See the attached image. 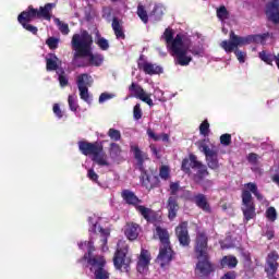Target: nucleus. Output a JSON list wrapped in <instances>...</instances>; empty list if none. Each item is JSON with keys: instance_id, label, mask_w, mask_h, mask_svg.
<instances>
[{"instance_id": "e2e57ef3", "label": "nucleus", "mask_w": 279, "mask_h": 279, "mask_svg": "<svg viewBox=\"0 0 279 279\" xmlns=\"http://www.w3.org/2000/svg\"><path fill=\"white\" fill-rule=\"evenodd\" d=\"M266 236H267L268 241H271V239H274V236H275L274 230H268L266 232Z\"/></svg>"}, {"instance_id": "9d476101", "label": "nucleus", "mask_w": 279, "mask_h": 279, "mask_svg": "<svg viewBox=\"0 0 279 279\" xmlns=\"http://www.w3.org/2000/svg\"><path fill=\"white\" fill-rule=\"evenodd\" d=\"M178 191H180V183L174 182V183H170V196L168 198V219L170 221H173V219H175L178 217V211L180 210V205L178 204V197L175 195H178Z\"/></svg>"}, {"instance_id": "f3484780", "label": "nucleus", "mask_w": 279, "mask_h": 279, "mask_svg": "<svg viewBox=\"0 0 279 279\" xmlns=\"http://www.w3.org/2000/svg\"><path fill=\"white\" fill-rule=\"evenodd\" d=\"M278 259H279V254L277 251H272L267 255V258H266L267 267L265 268V271L268 278L270 276H276V274L278 272V266H279Z\"/></svg>"}, {"instance_id": "4468645a", "label": "nucleus", "mask_w": 279, "mask_h": 279, "mask_svg": "<svg viewBox=\"0 0 279 279\" xmlns=\"http://www.w3.org/2000/svg\"><path fill=\"white\" fill-rule=\"evenodd\" d=\"M175 236L181 245V247H190L191 235L189 234V222L183 221L175 227Z\"/></svg>"}, {"instance_id": "f8f14e48", "label": "nucleus", "mask_w": 279, "mask_h": 279, "mask_svg": "<svg viewBox=\"0 0 279 279\" xmlns=\"http://www.w3.org/2000/svg\"><path fill=\"white\" fill-rule=\"evenodd\" d=\"M129 92L131 97H135V99H141L144 104H147L150 108L154 107V100L151 99V95L147 94L145 89L138 83H132L129 86Z\"/></svg>"}, {"instance_id": "4be33fe9", "label": "nucleus", "mask_w": 279, "mask_h": 279, "mask_svg": "<svg viewBox=\"0 0 279 279\" xmlns=\"http://www.w3.org/2000/svg\"><path fill=\"white\" fill-rule=\"evenodd\" d=\"M137 68L143 71L146 75H160L162 73V66L149 63L147 61H138Z\"/></svg>"}, {"instance_id": "49530a36", "label": "nucleus", "mask_w": 279, "mask_h": 279, "mask_svg": "<svg viewBox=\"0 0 279 279\" xmlns=\"http://www.w3.org/2000/svg\"><path fill=\"white\" fill-rule=\"evenodd\" d=\"M96 45L101 49V51H108L110 49V44L108 43V39L104 37H99L96 41Z\"/></svg>"}, {"instance_id": "37998d69", "label": "nucleus", "mask_w": 279, "mask_h": 279, "mask_svg": "<svg viewBox=\"0 0 279 279\" xmlns=\"http://www.w3.org/2000/svg\"><path fill=\"white\" fill-rule=\"evenodd\" d=\"M199 134H202V136H208V134H210V123H208V120H204L201 123Z\"/></svg>"}, {"instance_id": "f03ea898", "label": "nucleus", "mask_w": 279, "mask_h": 279, "mask_svg": "<svg viewBox=\"0 0 279 279\" xmlns=\"http://www.w3.org/2000/svg\"><path fill=\"white\" fill-rule=\"evenodd\" d=\"M161 38L166 41L169 53L174 57L175 64L189 66L193 62V57L189 56V45L184 44L182 34H177L173 38V29L166 28Z\"/></svg>"}, {"instance_id": "603ef678", "label": "nucleus", "mask_w": 279, "mask_h": 279, "mask_svg": "<svg viewBox=\"0 0 279 279\" xmlns=\"http://www.w3.org/2000/svg\"><path fill=\"white\" fill-rule=\"evenodd\" d=\"M87 178L92 182L99 184V174H97V172H95V169L90 168L87 170Z\"/></svg>"}, {"instance_id": "c85d7f7f", "label": "nucleus", "mask_w": 279, "mask_h": 279, "mask_svg": "<svg viewBox=\"0 0 279 279\" xmlns=\"http://www.w3.org/2000/svg\"><path fill=\"white\" fill-rule=\"evenodd\" d=\"M236 265H239V259H236V257L233 255H226L220 260V266L222 269L226 267H229V269H234Z\"/></svg>"}, {"instance_id": "f704fd0d", "label": "nucleus", "mask_w": 279, "mask_h": 279, "mask_svg": "<svg viewBox=\"0 0 279 279\" xmlns=\"http://www.w3.org/2000/svg\"><path fill=\"white\" fill-rule=\"evenodd\" d=\"M244 186H245V189H247V191H250V193H253V195L256 196V199H258V202H263L264 196L258 191V185H256V183L248 182Z\"/></svg>"}, {"instance_id": "412c9836", "label": "nucleus", "mask_w": 279, "mask_h": 279, "mask_svg": "<svg viewBox=\"0 0 279 279\" xmlns=\"http://www.w3.org/2000/svg\"><path fill=\"white\" fill-rule=\"evenodd\" d=\"M173 248H171V244L161 245L159 248L158 260L160 262L161 267H166L169 265L171 260H173Z\"/></svg>"}, {"instance_id": "72a5a7b5", "label": "nucleus", "mask_w": 279, "mask_h": 279, "mask_svg": "<svg viewBox=\"0 0 279 279\" xmlns=\"http://www.w3.org/2000/svg\"><path fill=\"white\" fill-rule=\"evenodd\" d=\"M146 134L155 142L162 141L163 143H169V134L167 133H161L158 135L156 132H154V130L147 129Z\"/></svg>"}, {"instance_id": "a18cd8bd", "label": "nucleus", "mask_w": 279, "mask_h": 279, "mask_svg": "<svg viewBox=\"0 0 279 279\" xmlns=\"http://www.w3.org/2000/svg\"><path fill=\"white\" fill-rule=\"evenodd\" d=\"M107 135L111 141H114V142L121 141V131L117 129H109Z\"/></svg>"}, {"instance_id": "423d86ee", "label": "nucleus", "mask_w": 279, "mask_h": 279, "mask_svg": "<svg viewBox=\"0 0 279 279\" xmlns=\"http://www.w3.org/2000/svg\"><path fill=\"white\" fill-rule=\"evenodd\" d=\"M78 149L83 156H93L92 160L98 167H110V161H108V155L104 151V145L97 142L90 143L86 141L78 142Z\"/></svg>"}, {"instance_id": "de8ad7c7", "label": "nucleus", "mask_w": 279, "mask_h": 279, "mask_svg": "<svg viewBox=\"0 0 279 279\" xmlns=\"http://www.w3.org/2000/svg\"><path fill=\"white\" fill-rule=\"evenodd\" d=\"M266 218L269 221H276V219H278V211H276V207H268L267 208Z\"/></svg>"}, {"instance_id": "a211bd4d", "label": "nucleus", "mask_w": 279, "mask_h": 279, "mask_svg": "<svg viewBox=\"0 0 279 279\" xmlns=\"http://www.w3.org/2000/svg\"><path fill=\"white\" fill-rule=\"evenodd\" d=\"M135 210H137L148 223H158V221L162 220V217L149 207L138 205Z\"/></svg>"}, {"instance_id": "bb28decb", "label": "nucleus", "mask_w": 279, "mask_h": 279, "mask_svg": "<svg viewBox=\"0 0 279 279\" xmlns=\"http://www.w3.org/2000/svg\"><path fill=\"white\" fill-rule=\"evenodd\" d=\"M60 64H62V61L56 56V53H49L48 58H46V71H60Z\"/></svg>"}, {"instance_id": "a878e982", "label": "nucleus", "mask_w": 279, "mask_h": 279, "mask_svg": "<svg viewBox=\"0 0 279 279\" xmlns=\"http://www.w3.org/2000/svg\"><path fill=\"white\" fill-rule=\"evenodd\" d=\"M150 260H151V257L149 256V251L142 250L140 259L137 262L138 274H145L147 267H149Z\"/></svg>"}, {"instance_id": "6e6552de", "label": "nucleus", "mask_w": 279, "mask_h": 279, "mask_svg": "<svg viewBox=\"0 0 279 279\" xmlns=\"http://www.w3.org/2000/svg\"><path fill=\"white\" fill-rule=\"evenodd\" d=\"M88 265L90 271H94V279H110V272L106 270V258L104 256L89 257Z\"/></svg>"}, {"instance_id": "ea45409f", "label": "nucleus", "mask_w": 279, "mask_h": 279, "mask_svg": "<svg viewBox=\"0 0 279 279\" xmlns=\"http://www.w3.org/2000/svg\"><path fill=\"white\" fill-rule=\"evenodd\" d=\"M259 58L269 66H274V61L276 62V56H272L271 53H267L265 51L259 52Z\"/></svg>"}, {"instance_id": "393cba45", "label": "nucleus", "mask_w": 279, "mask_h": 279, "mask_svg": "<svg viewBox=\"0 0 279 279\" xmlns=\"http://www.w3.org/2000/svg\"><path fill=\"white\" fill-rule=\"evenodd\" d=\"M141 232V225L136 222H128L124 229V234L129 241H136Z\"/></svg>"}, {"instance_id": "a19ab883", "label": "nucleus", "mask_w": 279, "mask_h": 279, "mask_svg": "<svg viewBox=\"0 0 279 279\" xmlns=\"http://www.w3.org/2000/svg\"><path fill=\"white\" fill-rule=\"evenodd\" d=\"M216 14L220 21H226V19L230 16V12H228V9L226 8V5H221L220 8H218L216 11Z\"/></svg>"}, {"instance_id": "9b49d317", "label": "nucleus", "mask_w": 279, "mask_h": 279, "mask_svg": "<svg viewBox=\"0 0 279 279\" xmlns=\"http://www.w3.org/2000/svg\"><path fill=\"white\" fill-rule=\"evenodd\" d=\"M196 264V271H198L201 278H208L210 274L215 272V264L210 262V255H199Z\"/></svg>"}, {"instance_id": "0eeeda50", "label": "nucleus", "mask_w": 279, "mask_h": 279, "mask_svg": "<svg viewBox=\"0 0 279 279\" xmlns=\"http://www.w3.org/2000/svg\"><path fill=\"white\" fill-rule=\"evenodd\" d=\"M242 213L245 221H251L256 217V204H254V197H252V193L250 190L242 191Z\"/></svg>"}, {"instance_id": "3c124183", "label": "nucleus", "mask_w": 279, "mask_h": 279, "mask_svg": "<svg viewBox=\"0 0 279 279\" xmlns=\"http://www.w3.org/2000/svg\"><path fill=\"white\" fill-rule=\"evenodd\" d=\"M133 118L135 121H141L143 119V109H141V104H136L133 108Z\"/></svg>"}, {"instance_id": "b1692460", "label": "nucleus", "mask_w": 279, "mask_h": 279, "mask_svg": "<svg viewBox=\"0 0 279 279\" xmlns=\"http://www.w3.org/2000/svg\"><path fill=\"white\" fill-rule=\"evenodd\" d=\"M121 197L123 202H125V204H128L129 206H133L134 208H136L138 204H143V201L138 198V196H136V194L132 192V190H122Z\"/></svg>"}, {"instance_id": "20e7f679", "label": "nucleus", "mask_w": 279, "mask_h": 279, "mask_svg": "<svg viewBox=\"0 0 279 279\" xmlns=\"http://www.w3.org/2000/svg\"><path fill=\"white\" fill-rule=\"evenodd\" d=\"M267 38V35H248L246 37H241L236 34H234V31H231L229 34V40H222L220 44V47L227 52L232 53L234 51V54L236 56V59L241 64L245 63V58L247 57V53L241 51L238 49V47H243L244 45H250L251 43H263Z\"/></svg>"}, {"instance_id": "58836bf2", "label": "nucleus", "mask_w": 279, "mask_h": 279, "mask_svg": "<svg viewBox=\"0 0 279 279\" xmlns=\"http://www.w3.org/2000/svg\"><path fill=\"white\" fill-rule=\"evenodd\" d=\"M57 75H59V84L62 88H64V86H69V78L66 77V72H64V69L60 68L57 71Z\"/></svg>"}, {"instance_id": "2eb2a0df", "label": "nucleus", "mask_w": 279, "mask_h": 279, "mask_svg": "<svg viewBox=\"0 0 279 279\" xmlns=\"http://www.w3.org/2000/svg\"><path fill=\"white\" fill-rule=\"evenodd\" d=\"M265 15L267 21L274 25H279V0H271L266 3Z\"/></svg>"}, {"instance_id": "39448f33", "label": "nucleus", "mask_w": 279, "mask_h": 279, "mask_svg": "<svg viewBox=\"0 0 279 279\" xmlns=\"http://www.w3.org/2000/svg\"><path fill=\"white\" fill-rule=\"evenodd\" d=\"M135 160H137V169L141 171V180L142 186L147 189V191H151V189H158L160 186V178L156 175L154 170H145V158H147V154L143 153L138 146L131 147Z\"/></svg>"}, {"instance_id": "774afa93", "label": "nucleus", "mask_w": 279, "mask_h": 279, "mask_svg": "<svg viewBox=\"0 0 279 279\" xmlns=\"http://www.w3.org/2000/svg\"><path fill=\"white\" fill-rule=\"evenodd\" d=\"M84 245H86V242H81V243L78 244L80 250H82V247H84Z\"/></svg>"}, {"instance_id": "69168bd1", "label": "nucleus", "mask_w": 279, "mask_h": 279, "mask_svg": "<svg viewBox=\"0 0 279 279\" xmlns=\"http://www.w3.org/2000/svg\"><path fill=\"white\" fill-rule=\"evenodd\" d=\"M76 66H77L78 69H84V68L88 66V63H86V62H81V63H77Z\"/></svg>"}, {"instance_id": "f257e3e1", "label": "nucleus", "mask_w": 279, "mask_h": 279, "mask_svg": "<svg viewBox=\"0 0 279 279\" xmlns=\"http://www.w3.org/2000/svg\"><path fill=\"white\" fill-rule=\"evenodd\" d=\"M72 49L74 52L73 61L77 58H89V64L92 66H101L104 64V54L93 53V35L88 32L74 34L71 40Z\"/></svg>"}, {"instance_id": "13d9d810", "label": "nucleus", "mask_w": 279, "mask_h": 279, "mask_svg": "<svg viewBox=\"0 0 279 279\" xmlns=\"http://www.w3.org/2000/svg\"><path fill=\"white\" fill-rule=\"evenodd\" d=\"M247 160L251 162V165H256V162H258V155L256 153H250Z\"/></svg>"}, {"instance_id": "473e14b6", "label": "nucleus", "mask_w": 279, "mask_h": 279, "mask_svg": "<svg viewBox=\"0 0 279 279\" xmlns=\"http://www.w3.org/2000/svg\"><path fill=\"white\" fill-rule=\"evenodd\" d=\"M93 76H90V74L87 73H83L78 75L76 78L77 86H86L87 88L89 86H93Z\"/></svg>"}, {"instance_id": "7c9ffc66", "label": "nucleus", "mask_w": 279, "mask_h": 279, "mask_svg": "<svg viewBox=\"0 0 279 279\" xmlns=\"http://www.w3.org/2000/svg\"><path fill=\"white\" fill-rule=\"evenodd\" d=\"M196 173L194 174L195 182H202L204 181L207 175H210V172H208V167L206 165L201 163V167L196 168Z\"/></svg>"}, {"instance_id": "dca6fc26", "label": "nucleus", "mask_w": 279, "mask_h": 279, "mask_svg": "<svg viewBox=\"0 0 279 279\" xmlns=\"http://www.w3.org/2000/svg\"><path fill=\"white\" fill-rule=\"evenodd\" d=\"M89 232L92 234H95V236H99L100 239V247L102 252H106L108 250V236H110V230L104 229L101 226L94 223L92 228L89 229Z\"/></svg>"}, {"instance_id": "052dcab7", "label": "nucleus", "mask_w": 279, "mask_h": 279, "mask_svg": "<svg viewBox=\"0 0 279 279\" xmlns=\"http://www.w3.org/2000/svg\"><path fill=\"white\" fill-rule=\"evenodd\" d=\"M151 14H154V16H162V7L155 5Z\"/></svg>"}, {"instance_id": "ddd939ff", "label": "nucleus", "mask_w": 279, "mask_h": 279, "mask_svg": "<svg viewBox=\"0 0 279 279\" xmlns=\"http://www.w3.org/2000/svg\"><path fill=\"white\" fill-rule=\"evenodd\" d=\"M194 252L197 256H206L208 254V235L206 232L201 231L196 234L194 241Z\"/></svg>"}, {"instance_id": "1a4fd4ad", "label": "nucleus", "mask_w": 279, "mask_h": 279, "mask_svg": "<svg viewBox=\"0 0 279 279\" xmlns=\"http://www.w3.org/2000/svg\"><path fill=\"white\" fill-rule=\"evenodd\" d=\"M198 149L203 151L206 158L207 167L213 171H218L219 165V154L217 150L210 149L208 144H206V140L198 142Z\"/></svg>"}, {"instance_id": "4c0bfd02", "label": "nucleus", "mask_w": 279, "mask_h": 279, "mask_svg": "<svg viewBox=\"0 0 279 279\" xmlns=\"http://www.w3.org/2000/svg\"><path fill=\"white\" fill-rule=\"evenodd\" d=\"M121 146L117 143H111L109 148L110 158H119L121 156Z\"/></svg>"}, {"instance_id": "4d7b16f0", "label": "nucleus", "mask_w": 279, "mask_h": 279, "mask_svg": "<svg viewBox=\"0 0 279 279\" xmlns=\"http://www.w3.org/2000/svg\"><path fill=\"white\" fill-rule=\"evenodd\" d=\"M52 110H53L56 117H58V119H62V117H64V114L62 113V109H60V105L54 104L52 107Z\"/></svg>"}, {"instance_id": "2f4dec72", "label": "nucleus", "mask_w": 279, "mask_h": 279, "mask_svg": "<svg viewBox=\"0 0 279 279\" xmlns=\"http://www.w3.org/2000/svg\"><path fill=\"white\" fill-rule=\"evenodd\" d=\"M94 239H97V238H92L88 242H87V253L84 254L83 258L80 259V263H82V260H87V264H88V259L89 258H95L97 256H100V255H93V252H95V241Z\"/></svg>"}, {"instance_id": "680f3d73", "label": "nucleus", "mask_w": 279, "mask_h": 279, "mask_svg": "<svg viewBox=\"0 0 279 279\" xmlns=\"http://www.w3.org/2000/svg\"><path fill=\"white\" fill-rule=\"evenodd\" d=\"M242 258L244 263H247L248 265L250 263H252V255L250 254V252H242Z\"/></svg>"}, {"instance_id": "79ce46f5", "label": "nucleus", "mask_w": 279, "mask_h": 279, "mask_svg": "<svg viewBox=\"0 0 279 279\" xmlns=\"http://www.w3.org/2000/svg\"><path fill=\"white\" fill-rule=\"evenodd\" d=\"M159 178H161V180H169V178H171V169L169 168V166L160 167Z\"/></svg>"}, {"instance_id": "09e8293b", "label": "nucleus", "mask_w": 279, "mask_h": 279, "mask_svg": "<svg viewBox=\"0 0 279 279\" xmlns=\"http://www.w3.org/2000/svg\"><path fill=\"white\" fill-rule=\"evenodd\" d=\"M56 22L59 27V32H61L63 36H68L69 32H71V29H69V24L62 23L60 19H56Z\"/></svg>"}, {"instance_id": "7ed1b4c3", "label": "nucleus", "mask_w": 279, "mask_h": 279, "mask_svg": "<svg viewBox=\"0 0 279 279\" xmlns=\"http://www.w3.org/2000/svg\"><path fill=\"white\" fill-rule=\"evenodd\" d=\"M56 8V3H46L39 9H35L34 5H28L27 10L22 11L17 16V22L26 32H31L36 36L38 34V27L29 24L34 19H44L45 21H51V12Z\"/></svg>"}, {"instance_id": "864d4df0", "label": "nucleus", "mask_w": 279, "mask_h": 279, "mask_svg": "<svg viewBox=\"0 0 279 279\" xmlns=\"http://www.w3.org/2000/svg\"><path fill=\"white\" fill-rule=\"evenodd\" d=\"M60 43V40L56 37H49L46 40V45L49 47V49H58V44Z\"/></svg>"}, {"instance_id": "e433bc0d", "label": "nucleus", "mask_w": 279, "mask_h": 279, "mask_svg": "<svg viewBox=\"0 0 279 279\" xmlns=\"http://www.w3.org/2000/svg\"><path fill=\"white\" fill-rule=\"evenodd\" d=\"M77 88H78L81 99L86 104H90L92 100H90V94H88V87L77 85Z\"/></svg>"}, {"instance_id": "5fc2aeb1", "label": "nucleus", "mask_w": 279, "mask_h": 279, "mask_svg": "<svg viewBox=\"0 0 279 279\" xmlns=\"http://www.w3.org/2000/svg\"><path fill=\"white\" fill-rule=\"evenodd\" d=\"M149 149H150L153 156H155V158L157 160H160V158H162V155L160 154V149H158V147H156V144H150Z\"/></svg>"}, {"instance_id": "cd10ccee", "label": "nucleus", "mask_w": 279, "mask_h": 279, "mask_svg": "<svg viewBox=\"0 0 279 279\" xmlns=\"http://www.w3.org/2000/svg\"><path fill=\"white\" fill-rule=\"evenodd\" d=\"M111 27L118 40H125V32L123 31V24L119 17L112 19Z\"/></svg>"}, {"instance_id": "c756f323", "label": "nucleus", "mask_w": 279, "mask_h": 279, "mask_svg": "<svg viewBox=\"0 0 279 279\" xmlns=\"http://www.w3.org/2000/svg\"><path fill=\"white\" fill-rule=\"evenodd\" d=\"M156 234L159 238L161 245H171L169 231L161 227H156Z\"/></svg>"}, {"instance_id": "5701e85b", "label": "nucleus", "mask_w": 279, "mask_h": 279, "mask_svg": "<svg viewBox=\"0 0 279 279\" xmlns=\"http://www.w3.org/2000/svg\"><path fill=\"white\" fill-rule=\"evenodd\" d=\"M191 202H193L197 208L203 210V213H213V208L210 207V203H208V197L205 196V194L198 193L195 194Z\"/></svg>"}, {"instance_id": "aec40b11", "label": "nucleus", "mask_w": 279, "mask_h": 279, "mask_svg": "<svg viewBox=\"0 0 279 279\" xmlns=\"http://www.w3.org/2000/svg\"><path fill=\"white\" fill-rule=\"evenodd\" d=\"M126 254V248H117L113 256V265L116 269H122V267H124V269H128L130 267V260L125 258Z\"/></svg>"}, {"instance_id": "8fccbe9b", "label": "nucleus", "mask_w": 279, "mask_h": 279, "mask_svg": "<svg viewBox=\"0 0 279 279\" xmlns=\"http://www.w3.org/2000/svg\"><path fill=\"white\" fill-rule=\"evenodd\" d=\"M220 143L223 147H230L232 145V135L229 133H225L220 136Z\"/></svg>"}, {"instance_id": "6e6d98bb", "label": "nucleus", "mask_w": 279, "mask_h": 279, "mask_svg": "<svg viewBox=\"0 0 279 279\" xmlns=\"http://www.w3.org/2000/svg\"><path fill=\"white\" fill-rule=\"evenodd\" d=\"M114 94L109 93H102L99 96V104H104L105 101H108L109 99H113Z\"/></svg>"}, {"instance_id": "c9c22d12", "label": "nucleus", "mask_w": 279, "mask_h": 279, "mask_svg": "<svg viewBox=\"0 0 279 279\" xmlns=\"http://www.w3.org/2000/svg\"><path fill=\"white\" fill-rule=\"evenodd\" d=\"M136 14L141 19V21L145 23V25L149 23V15L147 14V10H145V5H143L142 3L137 5Z\"/></svg>"}, {"instance_id": "6ab92c4d", "label": "nucleus", "mask_w": 279, "mask_h": 279, "mask_svg": "<svg viewBox=\"0 0 279 279\" xmlns=\"http://www.w3.org/2000/svg\"><path fill=\"white\" fill-rule=\"evenodd\" d=\"M202 161L197 160L195 154H190L189 158H184L181 163V170L186 173V175H191L193 171L191 169H197L202 167Z\"/></svg>"}, {"instance_id": "c03bdc74", "label": "nucleus", "mask_w": 279, "mask_h": 279, "mask_svg": "<svg viewBox=\"0 0 279 279\" xmlns=\"http://www.w3.org/2000/svg\"><path fill=\"white\" fill-rule=\"evenodd\" d=\"M68 104H69V108H70V110H72V112H77V108H80V105H77V97L70 95L68 97Z\"/></svg>"}, {"instance_id": "0e129e2a", "label": "nucleus", "mask_w": 279, "mask_h": 279, "mask_svg": "<svg viewBox=\"0 0 279 279\" xmlns=\"http://www.w3.org/2000/svg\"><path fill=\"white\" fill-rule=\"evenodd\" d=\"M272 182H275V184L279 186V174H275L272 177Z\"/></svg>"}, {"instance_id": "bf43d9fd", "label": "nucleus", "mask_w": 279, "mask_h": 279, "mask_svg": "<svg viewBox=\"0 0 279 279\" xmlns=\"http://www.w3.org/2000/svg\"><path fill=\"white\" fill-rule=\"evenodd\" d=\"M220 279H236V272L228 271Z\"/></svg>"}, {"instance_id": "338daca9", "label": "nucleus", "mask_w": 279, "mask_h": 279, "mask_svg": "<svg viewBox=\"0 0 279 279\" xmlns=\"http://www.w3.org/2000/svg\"><path fill=\"white\" fill-rule=\"evenodd\" d=\"M190 53H193V56H199L201 51L194 48L190 50Z\"/></svg>"}]
</instances>
